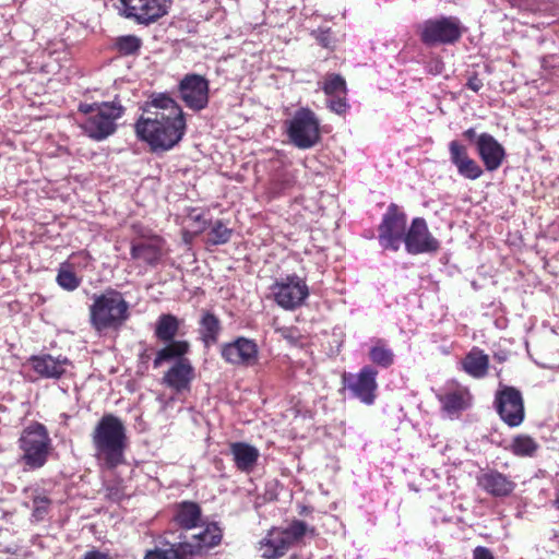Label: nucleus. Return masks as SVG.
I'll return each instance as SVG.
<instances>
[{
  "label": "nucleus",
  "instance_id": "09e8293b",
  "mask_svg": "<svg viewBox=\"0 0 559 559\" xmlns=\"http://www.w3.org/2000/svg\"><path fill=\"white\" fill-rule=\"evenodd\" d=\"M83 559H111L107 554H104L99 550H91L87 551Z\"/></svg>",
  "mask_w": 559,
  "mask_h": 559
},
{
  "label": "nucleus",
  "instance_id": "ea45409f",
  "mask_svg": "<svg viewBox=\"0 0 559 559\" xmlns=\"http://www.w3.org/2000/svg\"><path fill=\"white\" fill-rule=\"evenodd\" d=\"M50 500L44 495H37L33 498V516L39 521L47 514Z\"/></svg>",
  "mask_w": 559,
  "mask_h": 559
},
{
  "label": "nucleus",
  "instance_id": "6e6552de",
  "mask_svg": "<svg viewBox=\"0 0 559 559\" xmlns=\"http://www.w3.org/2000/svg\"><path fill=\"white\" fill-rule=\"evenodd\" d=\"M407 231V217L400 207L391 203L378 228L379 243L383 249L397 251Z\"/></svg>",
  "mask_w": 559,
  "mask_h": 559
},
{
  "label": "nucleus",
  "instance_id": "473e14b6",
  "mask_svg": "<svg viewBox=\"0 0 559 559\" xmlns=\"http://www.w3.org/2000/svg\"><path fill=\"white\" fill-rule=\"evenodd\" d=\"M58 285L68 290L73 292L81 285V278L76 276L70 264L61 263L56 277Z\"/></svg>",
  "mask_w": 559,
  "mask_h": 559
},
{
  "label": "nucleus",
  "instance_id": "e433bc0d",
  "mask_svg": "<svg viewBox=\"0 0 559 559\" xmlns=\"http://www.w3.org/2000/svg\"><path fill=\"white\" fill-rule=\"evenodd\" d=\"M282 531L287 537L290 546L299 542L308 532L313 533V528H309L304 521L299 520L293 521L287 528Z\"/></svg>",
  "mask_w": 559,
  "mask_h": 559
},
{
  "label": "nucleus",
  "instance_id": "37998d69",
  "mask_svg": "<svg viewBox=\"0 0 559 559\" xmlns=\"http://www.w3.org/2000/svg\"><path fill=\"white\" fill-rule=\"evenodd\" d=\"M106 496L112 501H120L124 496L120 483H114L106 486Z\"/></svg>",
  "mask_w": 559,
  "mask_h": 559
},
{
  "label": "nucleus",
  "instance_id": "c9c22d12",
  "mask_svg": "<svg viewBox=\"0 0 559 559\" xmlns=\"http://www.w3.org/2000/svg\"><path fill=\"white\" fill-rule=\"evenodd\" d=\"M231 234L233 229L228 228L222 221H216L207 234V241L212 245H224L229 241Z\"/></svg>",
  "mask_w": 559,
  "mask_h": 559
},
{
  "label": "nucleus",
  "instance_id": "b1692460",
  "mask_svg": "<svg viewBox=\"0 0 559 559\" xmlns=\"http://www.w3.org/2000/svg\"><path fill=\"white\" fill-rule=\"evenodd\" d=\"M463 369L474 378H483L487 374L489 357L478 348H473L462 360Z\"/></svg>",
  "mask_w": 559,
  "mask_h": 559
},
{
  "label": "nucleus",
  "instance_id": "dca6fc26",
  "mask_svg": "<svg viewBox=\"0 0 559 559\" xmlns=\"http://www.w3.org/2000/svg\"><path fill=\"white\" fill-rule=\"evenodd\" d=\"M166 252L165 241L159 236L141 237L131 243V257L150 266L157 265Z\"/></svg>",
  "mask_w": 559,
  "mask_h": 559
},
{
  "label": "nucleus",
  "instance_id": "79ce46f5",
  "mask_svg": "<svg viewBox=\"0 0 559 559\" xmlns=\"http://www.w3.org/2000/svg\"><path fill=\"white\" fill-rule=\"evenodd\" d=\"M345 96L346 95L330 96L331 99L328 103L329 108L337 115L345 114L349 107Z\"/></svg>",
  "mask_w": 559,
  "mask_h": 559
},
{
  "label": "nucleus",
  "instance_id": "6ab92c4d",
  "mask_svg": "<svg viewBox=\"0 0 559 559\" xmlns=\"http://www.w3.org/2000/svg\"><path fill=\"white\" fill-rule=\"evenodd\" d=\"M476 480L478 487L492 497H507L513 492L516 486L509 476L496 469L480 472Z\"/></svg>",
  "mask_w": 559,
  "mask_h": 559
},
{
  "label": "nucleus",
  "instance_id": "c03bdc74",
  "mask_svg": "<svg viewBox=\"0 0 559 559\" xmlns=\"http://www.w3.org/2000/svg\"><path fill=\"white\" fill-rule=\"evenodd\" d=\"M473 559H495L490 549L478 546L473 550Z\"/></svg>",
  "mask_w": 559,
  "mask_h": 559
},
{
  "label": "nucleus",
  "instance_id": "393cba45",
  "mask_svg": "<svg viewBox=\"0 0 559 559\" xmlns=\"http://www.w3.org/2000/svg\"><path fill=\"white\" fill-rule=\"evenodd\" d=\"M201 509L195 502L185 501L178 504L175 514L176 523L186 528H194L201 522Z\"/></svg>",
  "mask_w": 559,
  "mask_h": 559
},
{
  "label": "nucleus",
  "instance_id": "de8ad7c7",
  "mask_svg": "<svg viewBox=\"0 0 559 559\" xmlns=\"http://www.w3.org/2000/svg\"><path fill=\"white\" fill-rule=\"evenodd\" d=\"M466 85L469 90L478 92L483 87V81L477 75H473L468 79Z\"/></svg>",
  "mask_w": 559,
  "mask_h": 559
},
{
  "label": "nucleus",
  "instance_id": "0eeeda50",
  "mask_svg": "<svg viewBox=\"0 0 559 559\" xmlns=\"http://www.w3.org/2000/svg\"><path fill=\"white\" fill-rule=\"evenodd\" d=\"M419 36L427 46L454 44L462 36L461 22L455 16L427 20L419 26Z\"/></svg>",
  "mask_w": 559,
  "mask_h": 559
},
{
  "label": "nucleus",
  "instance_id": "7ed1b4c3",
  "mask_svg": "<svg viewBox=\"0 0 559 559\" xmlns=\"http://www.w3.org/2000/svg\"><path fill=\"white\" fill-rule=\"evenodd\" d=\"M79 110L86 116L81 123L83 131L95 141L112 135L117 130L118 119L124 114L123 106L117 100L81 104Z\"/></svg>",
  "mask_w": 559,
  "mask_h": 559
},
{
  "label": "nucleus",
  "instance_id": "f704fd0d",
  "mask_svg": "<svg viewBox=\"0 0 559 559\" xmlns=\"http://www.w3.org/2000/svg\"><path fill=\"white\" fill-rule=\"evenodd\" d=\"M322 90L328 96L346 95L347 93L346 82L340 74L326 75Z\"/></svg>",
  "mask_w": 559,
  "mask_h": 559
},
{
  "label": "nucleus",
  "instance_id": "a211bd4d",
  "mask_svg": "<svg viewBox=\"0 0 559 559\" xmlns=\"http://www.w3.org/2000/svg\"><path fill=\"white\" fill-rule=\"evenodd\" d=\"M28 361L33 370L45 379H60L71 366V361L67 357H55L49 354L34 355Z\"/></svg>",
  "mask_w": 559,
  "mask_h": 559
},
{
  "label": "nucleus",
  "instance_id": "aec40b11",
  "mask_svg": "<svg viewBox=\"0 0 559 559\" xmlns=\"http://www.w3.org/2000/svg\"><path fill=\"white\" fill-rule=\"evenodd\" d=\"M441 408L450 417L457 416L471 406L472 395L469 391L460 384H450L444 392L438 394Z\"/></svg>",
  "mask_w": 559,
  "mask_h": 559
},
{
  "label": "nucleus",
  "instance_id": "20e7f679",
  "mask_svg": "<svg viewBox=\"0 0 559 559\" xmlns=\"http://www.w3.org/2000/svg\"><path fill=\"white\" fill-rule=\"evenodd\" d=\"M129 318V304L116 290L95 296L90 307V321L97 332L118 330Z\"/></svg>",
  "mask_w": 559,
  "mask_h": 559
},
{
  "label": "nucleus",
  "instance_id": "1a4fd4ad",
  "mask_svg": "<svg viewBox=\"0 0 559 559\" xmlns=\"http://www.w3.org/2000/svg\"><path fill=\"white\" fill-rule=\"evenodd\" d=\"M276 304L286 310L300 307L309 296L306 282L296 274L276 280L271 286Z\"/></svg>",
  "mask_w": 559,
  "mask_h": 559
},
{
  "label": "nucleus",
  "instance_id": "c85d7f7f",
  "mask_svg": "<svg viewBox=\"0 0 559 559\" xmlns=\"http://www.w3.org/2000/svg\"><path fill=\"white\" fill-rule=\"evenodd\" d=\"M193 546L183 542L171 545L168 549H155L146 552L144 559H187L188 555H193Z\"/></svg>",
  "mask_w": 559,
  "mask_h": 559
},
{
  "label": "nucleus",
  "instance_id": "2f4dec72",
  "mask_svg": "<svg viewBox=\"0 0 559 559\" xmlns=\"http://www.w3.org/2000/svg\"><path fill=\"white\" fill-rule=\"evenodd\" d=\"M539 444L527 435H518L510 445L511 452L516 456H534Z\"/></svg>",
  "mask_w": 559,
  "mask_h": 559
},
{
  "label": "nucleus",
  "instance_id": "8fccbe9b",
  "mask_svg": "<svg viewBox=\"0 0 559 559\" xmlns=\"http://www.w3.org/2000/svg\"><path fill=\"white\" fill-rule=\"evenodd\" d=\"M463 135H464L466 139H468V140H473V139H476V140H477V136H478V135H476V131H475V129H473V128H469V129L465 130V131H464V133H463Z\"/></svg>",
  "mask_w": 559,
  "mask_h": 559
},
{
  "label": "nucleus",
  "instance_id": "a18cd8bd",
  "mask_svg": "<svg viewBox=\"0 0 559 559\" xmlns=\"http://www.w3.org/2000/svg\"><path fill=\"white\" fill-rule=\"evenodd\" d=\"M317 38L323 47L329 48L331 46V31L330 29L321 31Z\"/></svg>",
  "mask_w": 559,
  "mask_h": 559
},
{
  "label": "nucleus",
  "instance_id": "9d476101",
  "mask_svg": "<svg viewBox=\"0 0 559 559\" xmlns=\"http://www.w3.org/2000/svg\"><path fill=\"white\" fill-rule=\"evenodd\" d=\"M495 407L502 421L509 427H518L524 420L523 396L513 386L500 384L495 395Z\"/></svg>",
  "mask_w": 559,
  "mask_h": 559
},
{
  "label": "nucleus",
  "instance_id": "c756f323",
  "mask_svg": "<svg viewBox=\"0 0 559 559\" xmlns=\"http://www.w3.org/2000/svg\"><path fill=\"white\" fill-rule=\"evenodd\" d=\"M178 330L179 321L175 316L162 314L156 322L155 336L159 341L167 343L173 341Z\"/></svg>",
  "mask_w": 559,
  "mask_h": 559
},
{
  "label": "nucleus",
  "instance_id": "a878e982",
  "mask_svg": "<svg viewBox=\"0 0 559 559\" xmlns=\"http://www.w3.org/2000/svg\"><path fill=\"white\" fill-rule=\"evenodd\" d=\"M222 537V530L217 526V524L211 523L207 524L201 533L193 535V543H187L193 546V554H197L204 548H212L217 546L221 543Z\"/></svg>",
  "mask_w": 559,
  "mask_h": 559
},
{
  "label": "nucleus",
  "instance_id": "4c0bfd02",
  "mask_svg": "<svg viewBox=\"0 0 559 559\" xmlns=\"http://www.w3.org/2000/svg\"><path fill=\"white\" fill-rule=\"evenodd\" d=\"M456 169L462 177L469 180L478 179L484 173L481 167L471 157L461 163Z\"/></svg>",
  "mask_w": 559,
  "mask_h": 559
},
{
  "label": "nucleus",
  "instance_id": "4be33fe9",
  "mask_svg": "<svg viewBox=\"0 0 559 559\" xmlns=\"http://www.w3.org/2000/svg\"><path fill=\"white\" fill-rule=\"evenodd\" d=\"M229 448L236 467L242 473H251L260 457L259 450L246 442H234Z\"/></svg>",
  "mask_w": 559,
  "mask_h": 559
},
{
  "label": "nucleus",
  "instance_id": "f257e3e1",
  "mask_svg": "<svg viewBox=\"0 0 559 559\" xmlns=\"http://www.w3.org/2000/svg\"><path fill=\"white\" fill-rule=\"evenodd\" d=\"M135 132L153 152L169 151L185 135L183 111L177 102L168 95H153L142 116L135 122Z\"/></svg>",
  "mask_w": 559,
  "mask_h": 559
},
{
  "label": "nucleus",
  "instance_id": "7c9ffc66",
  "mask_svg": "<svg viewBox=\"0 0 559 559\" xmlns=\"http://www.w3.org/2000/svg\"><path fill=\"white\" fill-rule=\"evenodd\" d=\"M394 353L383 340H377L369 349V359L381 368H389L394 364Z\"/></svg>",
  "mask_w": 559,
  "mask_h": 559
},
{
  "label": "nucleus",
  "instance_id": "5701e85b",
  "mask_svg": "<svg viewBox=\"0 0 559 559\" xmlns=\"http://www.w3.org/2000/svg\"><path fill=\"white\" fill-rule=\"evenodd\" d=\"M290 548V544L282 530L274 528L260 542L262 557L277 559L284 556Z\"/></svg>",
  "mask_w": 559,
  "mask_h": 559
},
{
  "label": "nucleus",
  "instance_id": "cd10ccee",
  "mask_svg": "<svg viewBox=\"0 0 559 559\" xmlns=\"http://www.w3.org/2000/svg\"><path fill=\"white\" fill-rule=\"evenodd\" d=\"M156 353L154 359V368H158L163 361L170 359H181L189 350V343L187 341H173Z\"/></svg>",
  "mask_w": 559,
  "mask_h": 559
},
{
  "label": "nucleus",
  "instance_id": "39448f33",
  "mask_svg": "<svg viewBox=\"0 0 559 559\" xmlns=\"http://www.w3.org/2000/svg\"><path fill=\"white\" fill-rule=\"evenodd\" d=\"M17 443L22 452L20 461L25 469H38L47 463L52 445L43 424L33 423L24 428Z\"/></svg>",
  "mask_w": 559,
  "mask_h": 559
},
{
  "label": "nucleus",
  "instance_id": "a19ab883",
  "mask_svg": "<svg viewBox=\"0 0 559 559\" xmlns=\"http://www.w3.org/2000/svg\"><path fill=\"white\" fill-rule=\"evenodd\" d=\"M92 258L85 251H80L70 255L69 260L64 262L70 264L71 269H86L91 265Z\"/></svg>",
  "mask_w": 559,
  "mask_h": 559
},
{
  "label": "nucleus",
  "instance_id": "ddd939ff",
  "mask_svg": "<svg viewBox=\"0 0 559 559\" xmlns=\"http://www.w3.org/2000/svg\"><path fill=\"white\" fill-rule=\"evenodd\" d=\"M221 356L236 367H253L259 361V347L254 340L239 336L221 346Z\"/></svg>",
  "mask_w": 559,
  "mask_h": 559
},
{
  "label": "nucleus",
  "instance_id": "bb28decb",
  "mask_svg": "<svg viewBox=\"0 0 559 559\" xmlns=\"http://www.w3.org/2000/svg\"><path fill=\"white\" fill-rule=\"evenodd\" d=\"M200 334L205 346L214 345L222 331L219 319L210 311H205L200 320Z\"/></svg>",
  "mask_w": 559,
  "mask_h": 559
},
{
  "label": "nucleus",
  "instance_id": "49530a36",
  "mask_svg": "<svg viewBox=\"0 0 559 559\" xmlns=\"http://www.w3.org/2000/svg\"><path fill=\"white\" fill-rule=\"evenodd\" d=\"M295 181V178L292 174H284L283 178L281 179V187L277 189V192L284 191L285 189L289 188Z\"/></svg>",
  "mask_w": 559,
  "mask_h": 559
},
{
  "label": "nucleus",
  "instance_id": "3c124183",
  "mask_svg": "<svg viewBox=\"0 0 559 559\" xmlns=\"http://www.w3.org/2000/svg\"><path fill=\"white\" fill-rule=\"evenodd\" d=\"M554 506L556 507V509L559 510V488H558V491L556 493V498L554 500Z\"/></svg>",
  "mask_w": 559,
  "mask_h": 559
},
{
  "label": "nucleus",
  "instance_id": "2eb2a0df",
  "mask_svg": "<svg viewBox=\"0 0 559 559\" xmlns=\"http://www.w3.org/2000/svg\"><path fill=\"white\" fill-rule=\"evenodd\" d=\"M209 81L199 74H187L179 83V94L185 105L194 111L209 104Z\"/></svg>",
  "mask_w": 559,
  "mask_h": 559
},
{
  "label": "nucleus",
  "instance_id": "423d86ee",
  "mask_svg": "<svg viewBox=\"0 0 559 559\" xmlns=\"http://www.w3.org/2000/svg\"><path fill=\"white\" fill-rule=\"evenodd\" d=\"M286 126L290 142L298 148H310L320 140L319 120L309 108L298 109Z\"/></svg>",
  "mask_w": 559,
  "mask_h": 559
},
{
  "label": "nucleus",
  "instance_id": "58836bf2",
  "mask_svg": "<svg viewBox=\"0 0 559 559\" xmlns=\"http://www.w3.org/2000/svg\"><path fill=\"white\" fill-rule=\"evenodd\" d=\"M450 160L457 167L461 163L469 158L467 148L457 141H451L449 143Z\"/></svg>",
  "mask_w": 559,
  "mask_h": 559
},
{
  "label": "nucleus",
  "instance_id": "72a5a7b5",
  "mask_svg": "<svg viewBox=\"0 0 559 559\" xmlns=\"http://www.w3.org/2000/svg\"><path fill=\"white\" fill-rule=\"evenodd\" d=\"M142 46V40L135 35H124L116 38L115 47L123 56L135 55Z\"/></svg>",
  "mask_w": 559,
  "mask_h": 559
},
{
  "label": "nucleus",
  "instance_id": "f3484780",
  "mask_svg": "<svg viewBox=\"0 0 559 559\" xmlns=\"http://www.w3.org/2000/svg\"><path fill=\"white\" fill-rule=\"evenodd\" d=\"M476 150L488 171L500 168L506 159L504 147L489 133H481L477 136Z\"/></svg>",
  "mask_w": 559,
  "mask_h": 559
},
{
  "label": "nucleus",
  "instance_id": "9b49d317",
  "mask_svg": "<svg viewBox=\"0 0 559 559\" xmlns=\"http://www.w3.org/2000/svg\"><path fill=\"white\" fill-rule=\"evenodd\" d=\"M121 14L138 24L150 25L168 13V0H120Z\"/></svg>",
  "mask_w": 559,
  "mask_h": 559
},
{
  "label": "nucleus",
  "instance_id": "f03ea898",
  "mask_svg": "<svg viewBox=\"0 0 559 559\" xmlns=\"http://www.w3.org/2000/svg\"><path fill=\"white\" fill-rule=\"evenodd\" d=\"M95 457L106 468H115L123 462L127 444L126 428L112 414L104 415L92 432Z\"/></svg>",
  "mask_w": 559,
  "mask_h": 559
},
{
  "label": "nucleus",
  "instance_id": "f8f14e48",
  "mask_svg": "<svg viewBox=\"0 0 559 559\" xmlns=\"http://www.w3.org/2000/svg\"><path fill=\"white\" fill-rule=\"evenodd\" d=\"M378 371L371 366H365L357 373H345L343 382L350 394L366 405L376 401Z\"/></svg>",
  "mask_w": 559,
  "mask_h": 559
},
{
  "label": "nucleus",
  "instance_id": "4468645a",
  "mask_svg": "<svg viewBox=\"0 0 559 559\" xmlns=\"http://www.w3.org/2000/svg\"><path fill=\"white\" fill-rule=\"evenodd\" d=\"M403 242L409 254L432 253L440 248L438 239L431 235L426 221L421 217L412 221Z\"/></svg>",
  "mask_w": 559,
  "mask_h": 559
},
{
  "label": "nucleus",
  "instance_id": "412c9836",
  "mask_svg": "<svg viewBox=\"0 0 559 559\" xmlns=\"http://www.w3.org/2000/svg\"><path fill=\"white\" fill-rule=\"evenodd\" d=\"M194 378V369L187 358L178 359L173 367L165 373L164 383L175 390L181 392L188 390Z\"/></svg>",
  "mask_w": 559,
  "mask_h": 559
}]
</instances>
